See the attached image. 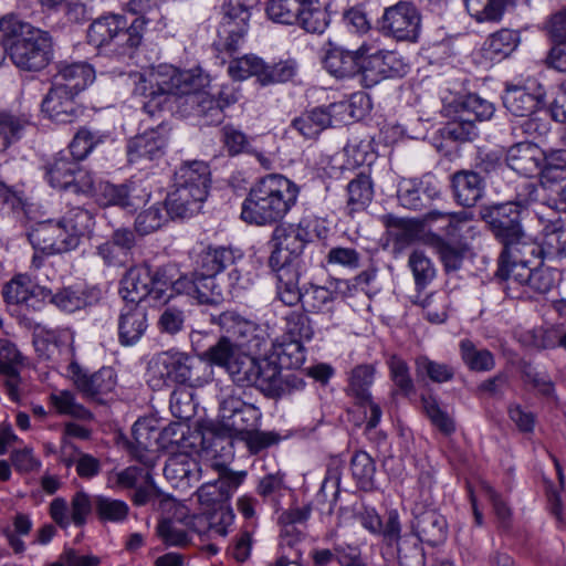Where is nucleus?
Returning <instances> with one entry per match:
<instances>
[{
  "instance_id": "obj_55",
  "label": "nucleus",
  "mask_w": 566,
  "mask_h": 566,
  "mask_svg": "<svg viewBox=\"0 0 566 566\" xmlns=\"http://www.w3.org/2000/svg\"><path fill=\"white\" fill-rule=\"evenodd\" d=\"M33 280L28 274H17L2 289V296L8 304L27 302L35 294Z\"/></svg>"
},
{
  "instance_id": "obj_9",
  "label": "nucleus",
  "mask_w": 566,
  "mask_h": 566,
  "mask_svg": "<svg viewBox=\"0 0 566 566\" xmlns=\"http://www.w3.org/2000/svg\"><path fill=\"white\" fill-rule=\"evenodd\" d=\"M256 380L252 387H255L265 397L277 399L290 395L293 391L301 390L305 386L303 378L293 373L282 374L281 365L274 358V355H264L259 357L255 368Z\"/></svg>"
},
{
  "instance_id": "obj_3",
  "label": "nucleus",
  "mask_w": 566,
  "mask_h": 566,
  "mask_svg": "<svg viewBox=\"0 0 566 566\" xmlns=\"http://www.w3.org/2000/svg\"><path fill=\"white\" fill-rule=\"evenodd\" d=\"M137 17L128 24L122 14H107L95 19L88 27L87 40L99 52L117 57H133L140 46L147 19Z\"/></svg>"
},
{
  "instance_id": "obj_41",
  "label": "nucleus",
  "mask_w": 566,
  "mask_h": 566,
  "mask_svg": "<svg viewBox=\"0 0 566 566\" xmlns=\"http://www.w3.org/2000/svg\"><path fill=\"white\" fill-rule=\"evenodd\" d=\"M331 23L329 4L307 0L296 24L308 33L322 34Z\"/></svg>"
},
{
  "instance_id": "obj_31",
  "label": "nucleus",
  "mask_w": 566,
  "mask_h": 566,
  "mask_svg": "<svg viewBox=\"0 0 566 566\" xmlns=\"http://www.w3.org/2000/svg\"><path fill=\"white\" fill-rule=\"evenodd\" d=\"M94 78L93 67L85 62L60 63L52 84L61 85L66 91L78 95Z\"/></svg>"
},
{
  "instance_id": "obj_34",
  "label": "nucleus",
  "mask_w": 566,
  "mask_h": 566,
  "mask_svg": "<svg viewBox=\"0 0 566 566\" xmlns=\"http://www.w3.org/2000/svg\"><path fill=\"white\" fill-rule=\"evenodd\" d=\"M424 229L432 231V228L439 230L438 234L448 240H454L460 237L463 226L470 220V214L465 211L448 212L440 210H430L423 216Z\"/></svg>"
},
{
  "instance_id": "obj_2",
  "label": "nucleus",
  "mask_w": 566,
  "mask_h": 566,
  "mask_svg": "<svg viewBox=\"0 0 566 566\" xmlns=\"http://www.w3.org/2000/svg\"><path fill=\"white\" fill-rule=\"evenodd\" d=\"M0 33L8 42V55L18 69L39 72L50 64L53 41L48 31L22 21L15 13H8L0 18Z\"/></svg>"
},
{
  "instance_id": "obj_50",
  "label": "nucleus",
  "mask_w": 566,
  "mask_h": 566,
  "mask_svg": "<svg viewBox=\"0 0 566 566\" xmlns=\"http://www.w3.org/2000/svg\"><path fill=\"white\" fill-rule=\"evenodd\" d=\"M517 34L509 29H502L491 34L483 44V52L490 60L507 56L517 45Z\"/></svg>"
},
{
  "instance_id": "obj_44",
  "label": "nucleus",
  "mask_w": 566,
  "mask_h": 566,
  "mask_svg": "<svg viewBox=\"0 0 566 566\" xmlns=\"http://www.w3.org/2000/svg\"><path fill=\"white\" fill-rule=\"evenodd\" d=\"M375 367L369 364H361L354 367L348 377V395L353 396L358 403L369 401L371 398L370 387L374 382Z\"/></svg>"
},
{
  "instance_id": "obj_46",
  "label": "nucleus",
  "mask_w": 566,
  "mask_h": 566,
  "mask_svg": "<svg viewBox=\"0 0 566 566\" xmlns=\"http://www.w3.org/2000/svg\"><path fill=\"white\" fill-rule=\"evenodd\" d=\"M417 291H423L436 277L437 270L432 260L423 250L415 249L408 258Z\"/></svg>"
},
{
  "instance_id": "obj_36",
  "label": "nucleus",
  "mask_w": 566,
  "mask_h": 566,
  "mask_svg": "<svg viewBox=\"0 0 566 566\" xmlns=\"http://www.w3.org/2000/svg\"><path fill=\"white\" fill-rule=\"evenodd\" d=\"M211 172L207 163L201 160H191L184 163L175 171V182L178 186L199 188L200 191L209 192L211 182Z\"/></svg>"
},
{
  "instance_id": "obj_26",
  "label": "nucleus",
  "mask_w": 566,
  "mask_h": 566,
  "mask_svg": "<svg viewBox=\"0 0 566 566\" xmlns=\"http://www.w3.org/2000/svg\"><path fill=\"white\" fill-rule=\"evenodd\" d=\"M455 201L462 207H474L484 195V180L475 170H458L451 175Z\"/></svg>"
},
{
  "instance_id": "obj_60",
  "label": "nucleus",
  "mask_w": 566,
  "mask_h": 566,
  "mask_svg": "<svg viewBox=\"0 0 566 566\" xmlns=\"http://www.w3.org/2000/svg\"><path fill=\"white\" fill-rule=\"evenodd\" d=\"M284 335L292 340H311L314 329L311 318L302 311H292L284 316Z\"/></svg>"
},
{
  "instance_id": "obj_16",
  "label": "nucleus",
  "mask_w": 566,
  "mask_h": 566,
  "mask_svg": "<svg viewBox=\"0 0 566 566\" xmlns=\"http://www.w3.org/2000/svg\"><path fill=\"white\" fill-rule=\"evenodd\" d=\"M219 478L213 482L203 483L198 490V501L205 509L227 504L232 493L241 485L247 473L234 472L227 467H219Z\"/></svg>"
},
{
  "instance_id": "obj_58",
  "label": "nucleus",
  "mask_w": 566,
  "mask_h": 566,
  "mask_svg": "<svg viewBox=\"0 0 566 566\" xmlns=\"http://www.w3.org/2000/svg\"><path fill=\"white\" fill-rule=\"evenodd\" d=\"M415 369L418 378H429L433 382H447L454 377L452 366L431 360L427 356H418L415 360Z\"/></svg>"
},
{
  "instance_id": "obj_21",
  "label": "nucleus",
  "mask_w": 566,
  "mask_h": 566,
  "mask_svg": "<svg viewBox=\"0 0 566 566\" xmlns=\"http://www.w3.org/2000/svg\"><path fill=\"white\" fill-rule=\"evenodd\" d=\"M440 195L439 187L430 179H403L397 191L400 206L410 210L428 208Z\"/></svg>"
},
{
  "instance_id": "obj_22",
  "label": "nucleus",
  "mask_w": 566,
  "mask_h": 566,
  "mask_svg": "<svg viewBox=\"0 0 566 566\" xmlns=\"http://www.w3.org/2000/svg\"><path fill=\"white\" fill-rule=\"evenodd\" d=\"M423 242L436 251L447 273L459 271L469 251L464 241L448 240L434 231H427Z\"/></svg>"
},
{
  "instance_id": "obj_35",
  "label": "nucleus",
  "mask_w": 566,
  "mask_h": 566,
  "mask_svg": "<svg viewBox=\"0 0 566 566\" xmlns=\"http://www.w3.org/2000/svg\"><path fill=\"white\" fill-rule=\"evenodd\" d=\"M276 273V297L286 306H295L302 302V292L298 283L301 277L300 265L270 266Z\"/></svg>"
},
{
  "instance_id": "obj_39",
  "label": "nucleus",
  "mask_w": 566,
  "mask_h": 566,
  "mask_svg": "<svg viewBox=\"0 0 566 566\" xmlns=\"http://www.w3.org/2000/svg\"><path fill=\"white\" fill-rule=\"evenodd\" d=\"M77 163L64 151L57 153L44 165V172L48 182L53 188L67 190L70 178L76 169Z\"/></svg>"
},
{
  "instance_id": "obj_64",
  "label": "nucleus",
  "mask_w": 566,
  "mask_h": 566,
  "mask_svg": "<svg viewBox=\"0 0 566 566\" xmlns=\"http://www.w3.org/2000/svg\"><path fill=\"white\" fill-rule=\"evenodd\" d=\"M421 541L413 535H406L398 543L400 566H426V556Z\"/></svg>"
},
{
  "instance_id": "obj_53",
  "label": "nucleus",
  "mask_w": 566,
  "mask_h": 566,
  "mask_svg": "<svg viewBox=\"0 0 566 566\" xmlns=\"http://www.w3.org/2000/svg\"><path fill=\"white\" fill-rule=\"evenodd\" d=\"M191 105L195 106L196 114L205 119L208 125H219L224 118L223 109L216 99V96L208 93H192L188 97Z\"/></svg>"
},
{
  "instance_id": "obj_29",
  "label": "nucleus",
  "mask_w": 566,
  "mask_h": 566,
  "mask_svg": "<svg viewBox=\"0 0 566 566\" xmlns=\"http://www.w3.org/2000/svg\"><path fill=\"white\" fill-rule=\"evenodd\" d=\"M148 327L146 308L126 304L118 318V340L123 346L135 345Z\"/></svg>"
},
{
  "instance_id": "obj_62",
  "label": "nucleus",
  "mask_w": 566,
  "mask_h": 566,
  "mask_svg": "<svg viewBox=\"0 0 566 566\" xmlns=\"http://www.w3.org/2000/svg\"><path fill=\"white\" fill-rule=\"evenodd\" d=\"M94 509L101 521L115 523L125 521L129 513L126 502L103 495L94 497Z\"/></svg>"
},
{
  "instance_id": "obj_11",
  "label": "nucleus",
  "mask_w": 566,
  "mask_h": 566,
  "mask_svg": "<svg viewBox=\"0 0 566 566\" xmlns=\"http://www.w3.org/2000/svg\"><path fill=\"white\" fill-rule=\"evenodd\" d=\"M274 249L269 258L270 266L300 265V258L311 233L302 224H280L272 234Z\"/></svg>"
},
{
  "instance_id": "obj_42",
  "label": "nucleus",
  "mask_w": 566,
  "mask_h": 566,
  "mask_svg": "<svg viewBox=\"0 0 566 566\" xmlns=\"http://www.w3.org/2000/svg\"><path fill=\"white\" fill-rule=\"evenodd\" d=\"M350 470L359 490L373 492L377 490L375 482L376 465L373 458L365 451H357L352 457Z\"/></svg>"
},
{
  "instance_id": "obj_30",
  "label": "nucleus",
  "mask_w": 566,
  "mask_h": 566,
  "mask_svg": "<svg viewBox=\"0 0 566 566\" xmlns=\"http://www.w3.org/2000/svg\"><path fill=\"white\" fill-rule=\"evenodd\" d=\"M344 107V104L315 107L294 118L292 126L305 138H316L324 129L333 125L334 114Z\"/></svg>"
},
{
  "instance_id": "obj_40",
  "label": "nucleus",
  "mask_w": 566,
  "mask_h": 566,
  "mask_svg": "<svg viewBox=\"0 0 566 566\" xmlns=\"http://www.w3.org/2000/svg\"><path fill=\"white\" fill-rule=\"evenodd\" d=\"M504 107L514 116H530L537 108L539 99L525 87L507 85L502 96Z\"/></svg>"
},
{
  "instance_id": "obj_19",
  "label": "nucleus",
  "mask_w": 566,
  "mask_h": 566,
  "mask_svg": "<svg viewBox=\"0 0 566 566\" xmlns=\"http://www.w3.org/2000/svg\"><path fill=\"white\" fill-rule=\"evenodd\" d=\"M242 256V252L239 249L230 245H208L199 254L197 264L200 271L210 275H218L229 270L230 280L237 282L240 273L235 264Z\"/></svg>"
},
{
  "instance_id": "obj_32",
  "label": "nucleus",
  "mask_w": 566,
  "mask_h": 566,
  "mask_svg": "<svg viewBox=\"0 0 566 566\" xmlns=\"http://www.w3.org/2000/svg\"><path fill=\"white\" fill-rule=\"evenodd\" d=\"M536 249H532L528 254L522 258L559 259L566 256V229L558 223H551L544 228L543 240L541 243L533 239Z\"/></svg>"
},
{
  "instance_id": "obj_48",
  "label": "nucleus",
  "mask_w": 566,
  "mask_h": 566,
  "mask_svg": "<svg viewBox=\"0 0 566 566\" xmlns=\"http://www.w3.org/2000/svg\"><path fill=\"white\" fill-rule=\"evenodd\" d=\"M307 0H269L266 3L268 17L281 24L293 25L300 19Z\"/></svg>"
},
{
  "instance_id": "obj_15",
  "label": "nucleus",
  "mask_w": 566,
  "mask_h": 566,
  "mask_svg": "<svg viewBox=\"0 0 566 566\" xmlns=\"http://www.w3.org/2000/svg\"><path fill=\"white\" fill-rule=\"evenodd\" d=\"M30 243L43 253L62 254L76 249L73 237L70 235L62 221H44L38 223L28 233Z\"/></svg>"
},
{
  "instance_id": "obj_23",
  "label": "nucleus",
  "mask_w": 566,
  "mask_h": 566,
  "mask_svg": "<svg viewBox=\"0 0 566 566\" xmlns=\"http://www.w3.org/2000/svg\"><path fill=\"white\" fill-rule=\"evenodd\" d=\"M164 475L172 486L186 490L200 480L201 467L189 453H174L166 461Z\"/></svg>"
},
{
  "instance_id": "obj_54",
  "label": "nucleus",
  "mask_w": 566,
  "mask_h": 566,
  "mask_svg": "<svg viewBox=\"0 0 566 566\" xmlns=\"http://www.w3.org/2000/svg\"><path fill=\"white\" fill-rule=\"evenodd\" d=\"M201 518L207 524L210 536L224 537L228 534V528L233 523L234 514L228 504H221L216 507L203 509Z\"/></svg>"
},
{
  "instance_id": "obj_12",
  "label": "nucleus",
  "mask_w": 566,
  "mask_h": 566,
  "mask_svg": "<svg viewBox=\"0 0 566 566\" xmlns=\"http://www.w3.org/2000/svg\"><path fill=\"white\" fill-rule=\"evenodd\" d=\"M381 31L398 41L416 42L420 34L421 15L410 1H399L387 8L381 18Z\"/></svg>"
},
{
  "instance_id": "obj_59",
  "label": "nucleus",
  "mask_w": 566,
  "mask_h": 566,
  "mask_svg": "<svg viewBox=\"0 0 566 566\" xmlns=\"http://www.w3.org/2000/svg\"><path fill=\"white\" fill-rule=\"evenodd\" d=\"M106 138L107 136L105 134L99 132H92L83 127L77 130L72 142L70 143V154L76 163L78 160H83L97 145L102 144Z\"/></svg>"
},
{
  "instance_id": "obj_47",
  "label": "nucleus",
  "mask_w": 566,
  "mask_h": 566,
  "mask_svg": "<svg viewBox=\"0 0 566 566\" xmlns=\"http://www.w3.org/2000/svg\"><path fill=\"white\" fill-rule=\"evenodd\" d=\"M239 352L240 350L231 338L228 337V334L223 333L214 344L200 353L199 356L210 365H214L227 370L228 366L232 363V359Z\"/></svg>"
},
{
  "instance_id": "obj_18",
  "label": "nucleus",
  "mask_w": 566,
  "mask_h": 566,
  "mask_svg": "<svg viewBox=\"0 0 566 566\" xmlns=\"http://www.w3.org/2000/svg\"><path fill=\"white\" fill-rule=\"evenodd\" d=\"M168 134L163 125L133 137L127 144V157L130 164L151 161L164 156Z\"/></svg>"
},
{
  "instance_id": "obj_52",
  "label": "nucleus",
  "mask_w": 566,
  "mask_h": 566,
  "mask_svg": "<svg viewBox=\"0 0 566 566\" xmlns=\"http://www.w3.org/2000/svg\"><path fill=\"white\" fill-rule=\"evenodd\" d=\"M421 403L423 412L440 433L449 437L455 432L457 427L454 419L440 407L436 397L422 396Z\"/></svg>"
},
{
  "instance_id": "obj_61",
  "label": "nucleus",
  "mask_w": 566,
  "mask_h": 566,
  "mask_svg": "<svg viewBox=\"0 0 566 566\" xmlns=\"http://www.w3.org/2000/svg\"><path fill=\"white\" fill-rule=\"evenodd\" d=\"M50 400L61 415H67L78 420L93 419V413L77 402L75 395L70 390H61L56 394H52Z\"/></svg>"
},
{
  "instance_id": "obj_4",
  "label": "nucleus",
  "mask_w": 566,
  "mask_h": 566,
  "mask_svg": "<svg viewBox=\"0 0 566 566\" xmlns=\"http://www.w3.org/2000/svg\"><path fill=\"white\" fill-rule=\"evenodd\" d=\"M481 218L488 223L493 237L502 245L497 266L509 263L512 259L522 258L532 249H536L533 238L523 229L518 205L504 202L484 207L481 210Z\"/></svg>"
},
{
  "instance_id": "obj_5",
  "label": "nucleus",
  "mask_w": 566,
  "mask_h": 566,
  "mask_svg": "<svg viewBox=\"0 0 566 566\" xmlns=\"http://www.w3.org/2000/svg\"><path fill=\"white\" fill-rule=\"evenodd\" d=\"M495 279L506 295L521 298L530 293L546 294L555 285L554 273L536 258H516L497 266Z\"/></svg>"
},
{
  "instance_id": "obj_17",
  "label": "nucleus",
  "mask_w": 566,
  "mask_h": 566,
  "mask_svg": "<svg viewBox=\"0 0 566 566\" xmlns=\"http://www.w3.org/2000/svg\"><path fill=\"white\" fill-rule=\"evenodd\" d=\"M76 94L66 91L61 85L52 84L41 103V111L50 120L56 124H71L83 113L82 107L76 102Z\"/></svg>"
},
{
  "instance_id": "obj_20",
  "label": "nucleus",
  "mask_w": 566,
  "mask_h": 566,
  "mask_svg": "<svg viewBox=\"0 0 566 566\" xmlns=\"http://www.w3.org/2000/svg\"><path fill=\"white\" fill-rule=\"evenodd\" d=\"M328 46L323 64L331 75L336 78H349L360 73L365 45L356 50H348L328 42Z\"/></svg>"
},
{
  "instance_id": "obj_24",
  "label": "nucleus",
  "mask_w": 566,
  "mask_h": 566,
  "mask_svg": "<svg viewBox=\"0 0 566 566\" xmlns=\"http://www.w3.org/2000/svg\"><path fill=\"white\" fill-rule=\"evenodd\" d=\"M150 265L144 263L142 265L130 268L120 281L119 293L124 301L129 305H140L146 298L153 300L151 292Z\"/></svg>"
},
{
  "instance_id": "obj_63",
  "label": "nucleus",
  "mask_w": 566,
  "mask_h": 566,
  "mask_svg": "<svg viewBox=\"0 0 566 566\" xmlns=\"http://www.w3.org/2000/svg\"><path fill=\"white\" fill-rule=\"evenodd\" d=\"M217 275L196 270L195 297L201 304H218L222 300V289L216 282Z\"/></svg>"
},
{
  "instance_id": "obj_33",
  "label": "nucleus",
  "mask_w": 566,
  "mask_h": 566,
  "mask_svg": "<svg viewBox=\"0 0 566 566\" xmlns=\"http://www.w3.org/2000/svg\"><path fill=\"white\" fill-rule=\"evenodd\" d=\"M381 221L388 235L399 249L415 242L419 238V233L426 230L423 217L400 218L389 213L382 216Z\"/></svg>"
},
{
  "instance_id": "obj_25",
  "label": "nucleus",
  "mask_w": 566,
  "mask_h": 566,
  "mask_svg": "<svg viewBox=\"0 0 566 566\" xmlns=\"http://www.w3.org/2000/svg\"><path fill=\"white\" fill-rule=\"evenodd\" d=\"M175 189L168 195L165 201L166 211L172 218H190L197 213L208 193L200 191L199 188L188 189L184 186L174 184Z\"/></svg>"
},
{
  "instance_id": "obj_56",
  "label": "nucleus",
  "mask_w": 566,
  "mask_h": 566,
  "mask_svg": "<svg viewBox=\"0 0 566 566\" xmlns=\"http://www.w3.org/2000/svg\"><path fill=\"white\" fill-rule=\"evenodd\" d=\"M460 352L464 364L473 371H489L495 366L493 354L488 349H478L470 339L461 340Z\"/></svg>"
},
{
  "instance_id": "obj_43",
  "label": "nucleus",
  "mask_w": 566,
  "mask_h": 566,
  "mask_svg": "<svg viewBox=\"0 0 566 566\" xmlns=\"http://www.w3.org/2000/svg\"><path fill=\"white\" fill-rule=\"evenodd\" d=\"M454 112H461L472 123L489 120L495 112L494 105L476 94H468L453 102Z\"/></svg>"
},
{
  "instance_id": "obj_10",
  "label": "nucleus",
  "mask_w": 566,
  "mask_h": 566,
  "mask_svg": "<svg viewBox=\"0 0 566 566\" xmlns=\"http://www.w3.org/2000/svg\"><path fill=\"white\" fill-rule=\"evenodd\" d=\"M154 87L169 101L175 95H191L208 85V75L199 67L179 70L172 65H159L153 73Z\"/></svg>"
},
{
  "instance_id": "obj_51",
  "label": "nucleus",
  "mask_w": 566,
  "mask_h": 566,
  "mask_svg": "<svg viewBox=\"0 0 566 566\" xmlns=\"http://www.w3.org/2000/svg\"><path fill=\"white\" fill-rule=\"evenodd\" d=\"M507 0H463L467 12L476 22H497L502 19Z\"/></svg>"
},
{
  "instance_id": "obj_6",
  "label": "nucleus",
  "mask_w": 566,
  "mask_h": 566,
  "mask_svg": "<svg viewBox=\"0 0 566 566\" xmlns=\"http://www.w3.org/2000/svg\"><path fill=\"white\" fill-rule=\"evenodd\" d=\"M201 364L186 353L167 350L155 355L148 365L150 382L154 387L174 384L196 387L201 385L197 368Z\"/></svg>"
},
{
  "instance_id": "obj_49",
  "label": "nucleus",
  "mask_w": 566,
  "mask_h": 566,
  "mask_svg": "<svg viewBox=\"0 0 566 566\" xmlns=\"http://www.w3.org/2000/svg\"><path fill=\"white\" fill-rule=\"evenodd\" d=\"M347 206L352 212L364 210L373 200V182L368 175L360 172L347 185Z\"/></svg>"
},
{
  "instance_id": "obj_14",
  "label": "nucleus",
  "mask_w": 566,
  "mask_h": 566,
  "mask_svg": "<svg viewBox=\"0 0 566 566\" xmlns=\"http://www.w3.org/2000/svg\"><path fill=\"white\" fill-rule=\"evenodd\" d=\"M71 378L77 390L87 399L103 403L104 397L111 394L117 384V375L112 367H102L90 374L77 363L69 366Z\"/></svg>"
},
{
  "instance_id": "obj_37",
  "label": "nucleus",
  "mask_w": 566,
  "mask_h": 566,
  "mask_svg": "<svg viewBox=\"0 0 566 566\" xmlns=\"http://www.w3.org/2000/svg\"><path fill=\"white\" fill-rule=\"evenodd\" d=\"M539 148L528 142L517 143L507 150V165L518 174L531 175L539 166Z\"/></svg>"
},
{
  "instance_id": "obj_27",
  "label": "nucleus",
  "mask_w": 566,
  "mask_h": 566,
  "mask_svg": "<svg viewBox=\"0 0 566 566\" xmlns=\"http://www.w3.org/2000/svg\"><path fill=\"white\" fill-rule=\"evenodd\" d=\"M134 191L135 188L127 185L98 181L94 198L101 207L116 206L133 212L144 203V198L135 196Z\"/></svg>"
},
{
  "instance_id": "obj_57",
  "label": "nucleus",
  "mask_w": 566,
  "mask_h": 566,
  "mask_svg": "<svg viewBox=\"0 0 566 566\" xmlns=\"http://www.w3.org/2000/svg\"><path fill=\"white\" fill-rule=\"evenodd\" d=\"M274 358L281 368L297 369L305 361V347L303 342L287 339L281 344H273Z\"/></svg>"
},
{
  "instance_id": "obj_28",
  "label": "nucleus",
  "mask_w": 566,
  "mask_h": 566,
  "mask_svg": "<svg viewBox=\"0 0 566 566\" xmlns=\"http://www.w3.org/2000/svg\"><path fill=\"white\" fill-rule=\"evenodd\" d=\"M415 535L421 542L431 546L442 544L448 534V524L443 515L436 510H422L415 513V522L412 524Z\"/></svg>"
},
{
  "instance_id": "obj_13",
  "label": "nucleus",
  "mask_w": 566,
  "mask_h": 566,
  "mask_svg": "<svg viewBox=\"0 0 566 566\" xmlns=\"http://www.w3.org/2000/svg\"><path fill=\"white\" fill-rule=\"evenodd\" d=\"M261 417L259 408L239 397L228 396L220 402V424L230 434L241 437L251 429L258 428Z\"/></svg>"
},
{
  "instance_id": "obj_7",
  "label": "nucleus",
  "mask_w": 566,
  "mask_h": 566,
  "mask_svg": "<svg viewBox=\"0 0 566 566\" xmlns=\"http://www.w3.org/2000/svg\"><path fill=\"white\" fill-rule=\"evenodd\" d=\"M251 18L250 7L244 0H226L218 36L213 43L216 51L233 56L238 53L248 32Z\"/></svg>"
},
{
  "instance_id": "obj_38",
  "label": "nucleus",
  "mask_w": 566,
  "mask_h": 566,
  "mask_svg": "<svg viewBox=\"0 0 566 566\" xmlns=\"http://www.w3.org/2000/svg\"><path fill=\"white\" fill-rule=\"evenodd\" d=\"M60 220L65 229L74 239L76 248L80 245L82 238L90 237L95 226L94 214L82 207H73L69 209Z\"/></svg>"
},
{
  "instance_id": "obj_8",
  "label": "nucleus",
  "mask_w": 566,
  "mask_h": 566,
  "mask_svg": "<svg viewBox=\"0 0 566 566\" xmlns=\"http://www.w3.org/2000/svg\"><path fill=\"white\" fill-rule=\"evenodd\" d=\"M211 323L218 325L222 333L228 334L238 349L241 347L256 354L268 344L266 331L235 311H226L217 316H211Z\"/></svg>"
},
{
  "instance_id": "obj_1",
  "label": "nucleus",
  "mask_w": 566,
  "mask_h": 566,
  "mask_svg": "<svg viewBox=\"0 0 566 566\" xmlns=\"http://www.w3.org/2000/svg\"><path fill=\"white\" fill-rule=\"evenodd\" d=\"M300 188L283 175L270 174L258 180L242 203L241 219L256 226L280 222L295 206Z\"/></svg>"
},
{
  "instance_id": "obj_45",
  "label": "nucleus",
  "mask_w": 566,
  "mask_h": 566,
  "mask_svg": "<svg viewBox=\"0 0 566 566\" xmlns=\"http://www.w3.org/2000/svg\"><path fill=\"white\" fill-rule=\"evenodd\" d=\"M253 354L254 353L250 352H239L226 370L233 382L240 387H252L253 381L256 380V378H254L256 374L254 373L259 357Z\"/></svg>"
}]
</instances>
